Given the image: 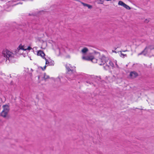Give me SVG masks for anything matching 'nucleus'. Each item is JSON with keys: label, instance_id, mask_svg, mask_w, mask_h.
Masks as SVG:
<instances>
[{"label": "nucleus", "instance_id": "obj_1", "mask_svg": "<svg viewBox=\"0 0 154 154\" xmlns=\"http://www.w3.org/2000/svg\"><path fill=\"white\" fill-rule=\"evenodd\" d=\"M2 55L6 58L7 60H8L9 62H15V60H14V54L8 50L7 49L4 50L2 51Z\"/></svg>", "mask_w": 154, "mask_h": 154}, {"label": "nucleus", "instance_id": "obj_2", "mask_svg": "<svg viewBox=\"0 0 154 154\" xmlns=\"http://www.w3.org/2000/svg\"><path fill=\"white\" fill-rule=\"evenodd\" d=\"M108 60V58L106 57L104 55H103L98 59V63L100 65H103L106 63Z\"/></svg>", "mask_w": 154, "mask_h": 154}, {"label": "nucleus", "instance_id": "obj_3", "mask_svg": "<svg viewBox=\"0 0 154 154\" xmlns=\"http://www.w3.org/2000/svg\"><path fill=\"white\" fill-rule=\"evenodd\" d=\"M66 67L67 70L68 74L71 75L75 71L73 69H71L75 68L74 66H72L70 64H67L66 65Z\"/></svg>", "mask_w": 154, "mask_h": 154}, {"label": "nucleus", "instance_id": "obj_4", "mask_svg": "<svg viewBox=\"0 0 154 154\" xmlns=\"http://www.w3.org/2000/svg\"><path fill=\"white\" fill-rule=\"evenodd\" d=\"M110 66L112 67H114V64L110 60H109V64H106V66H104L103 67L105 69H108Z\"/></svg>", "mask_w": 154, "mask_h": 154}, {"label": "nucleus", "instance_id": "obj_5", "mask_svg": "<svg viewBox=\"0 0 154 154\" xmlns=\"http://www.w3.org/2000/svg\"><path fill=\"white\" fill-rule=\"evenodd\" d=\"M138 75L137 73L134 71L131 72L130 74V76L132 79L136 77Z\"/></svg>", "mask_w": 154, "mask_h": 154}, {"label": "nucleus", "instance_id": "obj_6", "mask_svg": "<svg viewBox=\"0 0 154 154\" xmlns=\"http://www.w3.org/2000/svg\"><path fill=\"white\" fill-rule=\"evenodd\" d=\"M92 57V56H83L82 59L84 60L91 61Z\"/></svg>", "mask_w": 154, "mask_h": 154}, {"label": "nucleus", "instance_id": "obj_7", "mask_svg": "<svg viewBox=\"0 0 154 154\" xmlns=\"http://www.w3.org/2000/svg\"><path fill=\"white\" fill-rule=\"evenodd\" d=\"M37 54L38 56H40L43 58L45 59V54L43 51L42 50H39L38 51Z\"/></svg>", "mask_w": 154, "mask_h": 154}, {"label": "nucleus", "instance_id": "obj_8", "mask_svg": "<svg viewBox=\"0 0 154 154\" xmlns=\"http://www.w3.org/2000/svg\"><path fill=\"white\" fill-rule=\"evenodd\" d=\"M2 107L3 108V110L2 111L9 112L10 110V108L9 106L8 105H4Z\"/></svg>", "mask_w": 154, "mask_h": 154}, {"label": "nucleus", "instance_id": "obj_9", "mask_svg": "<svg viewBox=\"0 0 154 154\" xmlns=\"http://www.w3.org/2000/svg\"><path fill=\"white\" fill-rule=\"evenodd\" d=\"M8 112L2 111L1 113V116L4 118H6L8 116Z\"/></svg>", "mask_w": 154, "mask_h": 154}, {"label": "nucleus", "instance_id": "obj_10", "mask_svg": "<svg viewBox=\"0 0 154 154\" xmlns=\"http://www.w3.org/2000/svg\"><path fill=\"white\" fill-rule=\"evenodd\" d=\"M79 2H80L84 7H88L89 9H91L92 8V6L91 5L85 3L81 1H79Z\"/></svg>", "mask_w": 154, "mask_h": 154}, {"label": "nucleus", "instance_id": "obj_11", "mask_svg": "<svg viewBox=\"0 0 154 154\" xmlns=\"http://www.w3.org/2000/svg\"><path fill=\"white\" fill-rule=\"evenodd\" d=\"M148 52L147 50V48H145L140 53L138 54V55L143 54L144 55H146Z\"/></svg>", "mask_w": 154, "mask_h": 154}, {"label": "nucleus", "instance_id": "obj_12", "mask_svg": "<svg viewBox=\"0 0 154 154\" xmlns=\"http://www.w3.org/2000/svg\"><path fill=\"white\" fill-rule=\"evenodd\" d=\"M88 51V49L87 48H84L81 50V52L84 54H86Z\"/></svg>", "mask_w": 154, "mask_h": 154}, {"label": "nucleus", "instance_id": "obj_13", "mask_svg": "<svg viewBox=\"0 0 154 154\" xmlns=\"http://www.w3.org/2000/svg\"><path fill=\"white\" fill-rule=\"evenodd\" d=\"M98 59H96L94 57L92 56V59H91V61L94 63H98Z\"/></svg>", "mask_w": 154, "mask_h": 154}, {"label": "nucleus", "instance_id": "obj_14", "mask_svg": "<svg viewBox=\"0 0 154 154\" xmlns=\"http://www.w3.org/2000/svg\"><path fill=\"white\" fill-rule=\"evenodd\" d=\"M146 48H147V50L148 49H149L150 51L154 49V45H150L146 46Z\"/></svg>", "mask_w": 154, "mask_h": 154}, {"label": "nucleus", "instance_id": "obj_15", "mask_svg": "<svg viewBox=\"0 0 154 154\" xmlns=\"http://www.w3.org/2000/svg\"><path fill=\"white\" fill-rule=\"evenodd\" d=\"M118 4L119 5H121L124 7V6L125 4L122 1H120L119 2Z\"/></svg>", "mask_w": 154, "mask_h": 154}, {"label": "nucleus", "instance_id": "obj_16", "mask_svg": "<svg viewBox=\"0 0 154 154\" xmlns=\"http://www.w3.org/2000/svg\"><path fill=\"white\" fill-rule=\"evenodd\" d=\"M97 3L99 4H103L104 0H97Z\"/></svg>", "mask_w": 154, "mask_h": 154}, {"label": "nucleus", "instance_id": "obj_17", "mask_svg": "<svg viewBox=\"0 0 154 154\" xmlns=\"http://www.w3.org/2000/svg\"><path fill=\"white\" fill-rule=\"evenodd\" d=\"M123 7H124V8H125L127 9H128V10H130L131 9V8L129 6H128V5H127L126 4H125L124 6Z\"/></svg>", "mask_w": 154, "mask_h": 154}, {"label": "nucleus", "instance_id": "obj_18", "mask_svg": "<svg viewBox=\"0 0 154 154\" xmlns=\"http://www.w3.org/2000/svg\"><path fill=\"white\" fill-rule=\"evenodd\" d=\"M44 78L45 80L49 78V76L48 75H46L45 74H44Z\"/></svg>", "mask_w": 154, "mask_h": 154}, {"label": "nucleus", "instance_id": "obj_19", "mask_svg": "<svg viewBox=\"0 0 154 154\" xmlns=\"http://www.w3.org/2000/svg\"><path fill=\"white\" fill-rule=\"evenodd\" d=\"M20 49L23 50H26V49H24L22 45H20L19 47Z\"/></svg>", "mask_w": 154, "mask_h": 154}, {"label": "nucleus", "instance_id": "obj_20", "mask_svg": "<svg viewBox=\"0 0 154 154\" xmlns=\"http://www.w3.org/2000/svg\"><path fill=\"white\" fill-rule=\"evenodd\" d=\"M121 56H122V55L123 56V58H124L125 57H127V55L126 54H123V53H121Z\"/></svg>", "mask_w": 154, "mask_h": 154}, {"label": "nucleus", "instance_id": "obj_21", "mask_svg": "<svg viewBox=\"0 0 154 154\" xmlns=\"http://www.w3.org/2000/svg\"><path fill=\"white\" fill-rule=\"evenodd\" d=\"M95 55L96 56H98V57H100V53H98V52H97V53H96Z\"/></svg>", "mask_w": 154, "mask_h": 154}, {"label": "nucleus", "instance_id": "obj_22", "mask_svg": "<svg viewBox=\"0 0 154 154\" xmlns=\"http://www.w3.org/2000/svg\"><path fill=\"white\" fill-rule=\"evenodd\" d=\"M46 67V66H45L43 68H42V67H40V68H41L43 70H44L45 69Z\"/></svg>", "mask_w": 154, "mask_h": 154}, {"label": "nucleus", "instance_id": "obj_23", "mask_svg": "<svg viewBox=\"0 0 154 154\" xmlns=\"http://www.w3.org/2000/svg\"><path fill=\"white\" fill-rule=\"evenodd\" d=\"M45 59L46 61V64H48L49 63V62H48L47 59H46V58H45Z\"/></svg>", "mask_w": 154, "mask_h": 154}, {"label": "nucleus", "instance_id": "obj_24", "mask_svg": "<svg viewBox=\"0 0 154 154\" xmlns=\"http://www.w3.org/2000/svg\"><path fill=\"white\" fill-rule=\"evenodd\" d=\"M32 48L30 47H28L27 48V50H31L32 49Z\"/></svg>", "mask_w": 154, "mask_h": 154}, {"label": "nucleus", "instance_id": "obj_25", "mask_svg": "<svg viewBox=\"0 0 154 154\" xmlns=\"http://www.w3.org/2000/svg\"><path fill=\"white\" fill-rule=\"evenodd\" d=\"M128 51L127 50H124V51H120V52L121 53L122 51V52H126V51Z\"/></svg>", "mask_w": 154, "mask_h": 154}, {"label": "nucleus", "instance_id": "obj_26", "mask_svg": "<svg viewBox=\"0 0 154 154\" xmlns=\"http://www.w3.org/2000/svg\"><path fill=\"white\" fill-rule=\"evenodd\" d=\"M148 22V21L147 20V19H146L145 20V22L146 23H147Z\"/></svg>", "mask_w": 154, "mask_h": 154}, {"label": "nucleus", "instance_id": "obj_27", "mask_svg": "<svg viewBox=\"0 0 154 154\" xmlns=\"http://www.w3.org/2000/svg\"><path fill=\"white\" fill-rule=\"evenodd\" d=\"M2 122V120L1 119H0V125L1 124Z\"/></svg>", "mask_w": 154, "mask_h": 154}, {"label": "nucleus", "instance_id": "obj_28", "mask_svg": "<svg viewBox=\"0 0 154 154\" xmlns=\"http://www.w3.org/2000/svg\"><path fill=\"white\" fill-rule=\"evenodd\" d=\"M112 52H115V53H116V52L115 51L112 50Z\"/></svg>", "mask_w": 154, "mask_h": 154}, {"label": "nucleus", "instance_id": "obj_29", "mask_svg": "<svg viewBox=\"0 0 154 154\" xmlns=\"http://www.w3.org/2000/svg\"><path fill=\"white\" fill-rule=\"evenodd\" d=\"M57 79H59V80H60V78L59 77H58V78H57Z\"/></svg>", "mask_w": 154, "mask_h": 154}, {"label": "nucleus", "instance_id": "obj_30", "mask_svg": "<svg viewBox=\"0 0 154 154\" xmlns=\"http://www.w3.org/2000/svg\"><path fill=\"white\" fill-rule=\"evenodd\" d=\"M31 70H32V71H33V70H32V69H31Z\"/></svg>", "mask_w": 154, "mask_h": 154}]
</instances>
